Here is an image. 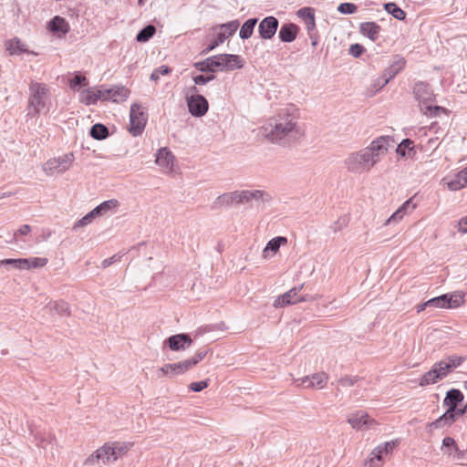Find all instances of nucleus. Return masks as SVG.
Here are the masks:
<instances>
[{"label": "nucleus", "instance_id": "nucleus-1", "mask_svg": "<svg viewBox=\"0 0 467 467\" xmlns=\"http://www.w3.org/2000/svg\"><path fill=\"white\" fill-rule=\"evenodd\" d=\"M394 140L390 136H380L375 139L368 147L348 157L345 161L347 169L354 173L369 171L387 154Z\"/></svg>", "mask_w": 467, "mask_h": 467}, {"label": "nucleus", "instance_id": "nucleus-2", "mask_svg": "<svg viewBox=\"0 0 467 467\" xmlns=\"http://www.w3.org/2000/svg\"><path fill=\"white\" fill-rule=\"evenodd\" d=\"M261 134L270 142L286 146L296 140L300 135L296 117L286 109L268 119L261 128Z\"/></svg>", "mask_w": 467, "mask_h": 467}, {"label": "nucleus", "instance_id": "nucleus-3", "mask_svg": "<svg viewBox=\"0 0 467 467\" xmlns=\"http://www.w3.org/2000/svg\"><path fill=\"white\" fill-rule=\"evenodd\" d=\"M252 200L266 202L270 200V195L261 190H244L226 192L215 199L212 204V209L217 210L222 207H231L234 204H245Z\"/></svg>", "mask_w": 467, "mask_h": 467}, {"label": "nucleus", "instance_id": "nucleus-4", "mask_svg": "<svg viewBox=\"0 0 467 467\" xmlns=\"http://www.w3.org/2000/svg\"><path fill=\"white\" fill-rule=\"evenodd\" d=\"M131 447V443L115 441L112 443H105L98 449L86 461L85 465L89 466L95 463H109L118 460L119 457L124 455Z\"/></svg>", "mask_w": 467, "mask_h": 467}, {"label": "nucleus", "instance_id": "nucleus-5", "mask_svg": "<svg viewBox=\"0 0 467 467\" xmlns=\"http://www.w3.org/2000/svg\"><path fill=\"white\" fill-rule=\"evenodd\" d=\"M49 88L44 83L32 81L29 85L28 115H37L46 106L45 99Z\"/></svg>", "mask_w": 467, "mask_h": 467}, {"label": "nucleus", "instance_id": "nucleus-6", "mask_svg": "<svg viewBox=\"0 0 467 467\" xmlns=\"http://www.w3.org/2000/svg\"><path fill=\"white\" fill-rule=\"evenodd\" d=\"M464 296L460 291L443 294L429 299V306L433 308H457L464 303Z\"/></svg>", "mask_w": 467, "mask_h": 467}, {"label": "nucleus", "instance_id": "nucleus-7", "mask_svg": "<svg viewBox=\"0 0 467 467\" xmlns=\"http://www.w3.org/2000/svg\"><path fill=\"white\" fill-rule=\"evenodd\" d=\"M148 114L141 109L139 103H133L130 112V129L129 131L133 136L140 135L146 126Z\"/></svg>", "mask_w": 467, "mask_h": 467}, {"label": "nucleus", "instance_id": "nucleus-8", "mask_svg": "<svg viewBox=\"0 0 467 467\" xmlns=\"http://www.w3.org/2000/svg\"><path fill=\"white\" fill-rule=\"evenodd\" d=\"M74 161L73 153H67L57 158L48 160L43 165V170L47 175L61 173L70 168Z\"/></svg>", "mask_w": 467, "mask_h": 467}, {"label": "nucleus", "instance_id": "nucleus-9", "mask_svg": "<svg viewBox=\"0 0 467 467\" xmlns=\"http://www.w3.org/2000/svg\"><path fill=\"white\" fill-rule=\"evenodd\" d=\"M303 286L304 285L295 286L287 292L282 294L275 300L273 306L275 308H279L294 305L298 302H306L309 300L308 296L299 295V292L302 290Z\"/></svg>", "mask_w": 467, "mask_h": 467}, {"label": "nucleus", "instance_id": "nucleus-10", "mask_svg": "<svg viewBox=\"0 0 467 467\" xmlns=\"http://www.w3.org/2000/svg\"><path fill=\"white\" fill-rule=\"evenodd\" d=\"M467 408L458 409L457 407L448 408L447 410L437 420L429 424L430 428L441 429L452 425L460 417L463 416Z\"/></svg>", "mask_w": 467, "mask_h": 467}, {"label": "nucleus", "instance_id": "nucleus-11", "mask_svg": "<svg viewBox=\"0 0 467 467\" xmlns=\"http://www.w3.org/2000/svg\"><path fill=\"white\" fill-rule=\"evenodd\" d=\"M31 435L34 437V442L39 448H42L46 452H50L51 457H55L54 436L47 431H40L38 429L31 430Z\"/></svg>", "mask_w": 467, "mask_h": 467}, {"label": "nucleus", "instance_id": "nucleus-12", "mask_svg": "<svg viewBox=\"0 0 467 467\" xmlns=\"http://www.w3.org/2000/svg\"><path fill=\"white\" fill-rule=\"evenodd\" d=\"M186 103L189 112L193 117L204 116L209 109L208 101L202 95H187Z\"/></svg>", "mask_w": 467, "mask_h": 467}, {"label": "nucleus", "instance_id": "nucleus-13", "mask_svg": "<svg viewBox=\"0 0 467 467\" xmlns=\"http://www.w3.org/2000/svg\"><path fill=\"white\" fill-rule=\"evenodd\" d=\"M415 99L419 101L420 109L435 100V95L430 84L419 81L413 87Z\"/></svg>", "mask_w": 467, "mask_h": 467}, {"label": "nucleus", "instance_id": "nucleus-14", "mask_svg": "<svg viewBox=\"0 0 467 467\" xmlns=\"http://www.w3.org/2000/svg\"><path fill=\"white\" fill-rule=\"evenodd\" d=\"M279 26L276 17L269 16L265 17L258 26V33L261 38L268 40L274 37Z\"/></svg>", "mask_w": 467, "mask_h": 467}, {"label": "nucleus", "instance_id": "nucleus-15", "mask_svg": "<svg viewBox=\"0 0 467 467\" xmlns=\"http://www.w3.org/2000/svg\"><path fill=\"white\" fill-rule=\"evenodd\" d=\"M218 60L217 69L220 70H234L239 69L244 67L243 60L240 56L234 54H220L216 55Z\"/></svg>", "mask_w": 467, "mask_h": 467}, {"label": "nucleus", "instance_id": "nucleus-16", "mask_svg": "<svg viewBox=\"0 0 467 467\" xmlns=\"http://www.w3.org/2000/svg\"><path fill=\"white\" fill-rule=\"evenodd\" d=\"M192 343V339L187 333L172 335L165 339L164 344L172 351H180L188 348Z\"/></svg>", "mask_w": 467, "mask_h": 467}, {"label": "nucleus", "instance_id": "nucleus-17", "mask_svg": "<svg viewBox=\"0 0 467 467\" xmlns=\"http://www.w3.org/2000/svg\"><path fill=\"white\" fill-rule=\"evenodd\" d=\"M406 63V59L402 56H394L392 63L383 72L381 87L386 86L390 79L399 74L405 67Z\"/></svg>", "mask_w": 467, "mask_h": 467}, {"label": "nucleus", "instance_id": "nucleus-18", "mask_svg": "<svg viewBox=\"0 0 467 467\" xmlns=\"http://www.w3.org/2000/svg\"><path fill=\"white\" fill-rule=\"evenodd\" d=\"M328 376L325 372L314 373L311 376H306L296 379L297 386L306 388L323 389L327 384Z\"/></svg>", "mask_w": 467, "mask_h": 467}, {"label": "nucleus", "instance_id": "nucleus-19", "mask_svg": "<svg viewBox=\"0 0 467 467\" xmlns=\"http://www.w3.org/2000/svg\"><path fill=\"white\" fill-rule=\"evenodd\" d=\"M47 28L59 37L65 36L70 30L68 22L60 16H55L48 21Z\"/></svg>", "mask_w": 467, "mask_h": 467}, {"label": "nucleus", "instance_id": "nucleus-20", "mask_svg": "<svg viewBox=\"0 0 467 467\" xmlns=\"http://www.w3.org/2000/svg\"><path fill=\"white\" fill-rule=\"evenodd\" d=\"M348 422L353 429L356 430L368 428L372 424L376 423V421L371 419L367 412L364 411H358L354 414H351L348 419Z\"/></svg>", "mask_w": 467, "mask_h": 467}, {"label": "nucleus", "instance_id": "nucleus-21", "mask_svg": "<svg viewBox=\"0 0 467 467\" xmlns=\"http://www.w3.org/2000/svg\"><path fill=\"white\" fill-rule=\"evenodd\" d=\"M191 368L187 360H183L177 363H167L161 368V371L163 376L173 377L176 375H182Z\"/></svg>", "mask_w": 467, "mask_h": 467}, {"label": "nucleus", "instance_id": "nucleus-22", "mask_svg": "<svg viewBox=\"0 0 467 467\" xmlns=\"http://www.w3.org/2000/svg\"><path fill=\"white\" fill-rule=\"evenodd\" d=\"M103 100H112L113 102L124 101L130 95V90L123 86H117L111 88L103 89Z\"/></svg>", "mask_w": 467, "mask_h": 467}, {"label": "nucleus", "instance_id": "nucleus-23", "mask_svg": "<svg viewBox=\"0 0 467 467\" xmlns=\"http://www.w3.org/2000/svg\"><path fill=\"white\" fill-rule=\"evenodd\" d=\"M299 29V26L294 23L283 24L278 32V37L284 43H291L296 38Z\"/></svg>", "mask_w": 467, "mask_h": 467}, {"label": "nucleus", "instance_id": "nucleus-24", "mask_svg": "<svg viewBox=\"0 0 467 467\" xmlns=\"http://www.w3.org/2000/svg\"><path fill=\"white\" fill-rule=\"evenodd\" d=\"M174 156L171 152V150L164 147L161 148L156 153V163L165 168L169 171H171L173 168Z\"/></svg>", "mask_w": 467, "mask_h": 467}, {"label": "nucleus", "instance_id": "nucleus-25", "mask_svg": "<svg viewBox=\"0 0 467 467\" xmlns=\"http://www.w3.org/2000/svg\"><path fill=\"white\" fill-rule=\"evenodd\" d=\"M359 32L372 41L379 38L380 26L376 22H363L359 25Z\"/></svg>", "mask_w": 467, "mask_h": 467}, {"label": "nucleus", "instance_id": "nucleus-26", "mask_svg": "<svg viewBox=\"0 0 467 467\" xmlns=\"http://www.w3.org/2000/svg\"><path fill=\"white\" fill-rule=\"evenodd\" d=\"M464 396L462 392L458 389H451L446 392V396L443 400V405L451 408L458 407L462 402Z\"/></svg>", "mask_w": 467, "mask_h": 467}, {"label": "nucleus", "instance_id": "nucleus-27", "mask_svg": "<svg viewBox=\"0 0 467 467\" xmlns=\"http://www.w3.org/2000/svg\"><path fill=\"white\" fill-rule=\"evenodd\" d=\"M217 60L218 58L216 56H212L202 61L195 62L193 67L201 72L213 73L216 71L217 66L219 65Z\"/></svg>", "mask_w": 467, "mask_h": 467}, {"label": "nucleus", "instance_id": "nucleus-28", "mask_svg": "<svg viewBox=\"0 0 467 467\" xmlns=\"http://www.w3.org/2000/svg\"><path fill=\"white\" fill-rule=\"evenodd\" d=\"M99 99L103 100L102 90L93 91L90 88H87L82 90L79 96L80 102L88 106L96 104Z\"/></svg>", "mask_w": 467, "mask_h": 467}, {"label": "nucleus", "instance_id": "nucleus-29", "mask_svg": "<svg viewBox=\"0 0 467 467\" xmlns=\"http://www.w3.org/2000/svg\"><path fill=\"white\" fill-rule=\"evenodd\" d=\"M396 153L400 157L413 158L416 154L413 140L410 139L402 140L397 146Z\"/></svg>", "mask_w": 467, "mask_h": 467}, {"label": "nucleus", "instance_id": "nucleus-30", "mask_svg": "<svg viewBox=\"0 0 467 467\" xmlns=\"http://www.w3.org/2000/svg\"><path fill=\"white\" fill-rule=\"evenodd\" d=\"M441 379H442V377L434 364L432 368L420 378L419 385L420 387H425L431 384H435Z\"/></svg>", "mask_w": 467, "mask_h": 467}, {"label": "nucleus", "instance_id": "nucleus-31", "mask_svg": "<svg viewBox=\"0 0 467 467\" xmlns=\"http://www.w3.org/2000/svg\"><path fill=\"white\" fill-rule=\"evenodd\" d=\"M119 202L116 199H110L108 201H104L94 209L99 216L106 215L108 213H114L119 207Z\"/></svg>", "mask_w": 467, "mask_h": 467}, {"label": "nucleus", "instance_id": "nucleus-32", "mask_svg": "<svg viewBox=\"0 0 467 467\" xmlns=\"http://www.w3.org/2000/svg\"><path fill=\"white\" fill-rule=\"evenodd\" d=\"M89 135L96 140H103L109 136V130L106 125L102 123H96L91 126Z\"/></svg>", "mask_w": 467, "mask_h": 467}, {"label": "nucleus", "instance_id": "nucleus-33", "mask_svg": "<svg viewBox=\"0 0 467 467\" xmlns=\"http://www.w3.org/2000/svg\"><path fill=\"white\" fill-rule=\"evenodd\" d=\"M258 22V18L253 17L247 19L241 26V29L239 31V36L241 39H248L252 36L254 26H256Z\"/></svg>", "mask_w": 467, "mask_h": 467}, {"label": "nucleus", "instance_id": "nucleus-34", "mask_svg": "<svg viewBox=\"0 0 467 467\" xmlns=\"http://www.w3.org/2000/svg\"><path fill=\"white\" fill-rule=\"evenodd\" d=\"M287 242L286 237L277 236L271 239L266 246L265 247L263 254L264 257L266 258L268 256V253L275 254L279 249L282 244H285Z\"/></svg>", "mask_w": 467, "mask_h": 467}, {"label": "nucleus", "instance_id": "nucleus-35", "mask_svg": "<svg viewBox=\"0 0 467 467\" xmlns=\"http://www.w3.org/2000/svg\"><path fill=\"white\" fill-rule=\"evenodd\" d=\"M6 48L11 55H20L23 53H27L26 45L18 37H14L8 40V42L6 43Z\"/></svg>", "mask_w": 467, "mask_h": 467}, {"label": "nucleus", "instance_id": "nucleus-36", "mask_svg": "<svg viewBox=\"0 0 467 467\" xmlns=\"http://www.w3.org/2000/svg\"><path fill=\"white\" fill-rule=\"evenodd\" d=\"M46 307L49 308L51 312H55L56 314L59 315V316H69L70 315L68 304L63 300L49 303Z\"/></svg>", "mask_w": 467, "mask_h": 467}, {"label": "nucleus", "instance_id": "nucleus-37", "mask_svg": "<svg viewBox=\"0 0 467 467\" xmlns=\"http://www.w3.org/2000/svg\"><path fill=\"white\" fill-rule=\"evenodd\" d=\"M384 9L397 20L403 21L406 18V12L394 2L384 4Z\"/></svg>", "mask_w": 467, "mask_h": 467}, {"label": "nucleus", "instance_id": "nucleus-38", "mask_svg": "<svg viewBox=\"0 0 467 467\" xmlns=\"http://www.w3.org/2000/svg\"><path fill=\"white\" fill-rule=\"evenodd\" d=\"M466 172L459 171L456 176L451 179L448 183V188L451 191H458L467 186V180L465 178Z\"/></svg>", "mask_w": 467, "mask_h": 467}, {"label": "nucleus", "instance_id": "nucleus-39", "mask_svg": "<svg viewBox=\"0 0 467 467\" xmlns=\"http://www.w3.org/2000/svg\"><path fill=\"white\" fill-rule=\"evenodd\" d=\"M156 33V27L153 25H147L142 29H140L137 36L136 40L139 43H145L149 41Z\"/></svg>", "mask_w": 467, "mask_h": 467}, {"label": "nucleus", "instance_id": "nucleus-40", "mask_svg": "<svg viewBox=\"0 0 467 467\" xmlns=\"http://www.w3.org/2000/svg\"><path fill=\"white\" fill-rule=\"evenodd\" d=\"M420 111L428 117H438L441 113H448L449 110L441 106H433L431 102L426 106H421Z\"/></svg>", "mask_w": 467, "mask_h": 467}, {"label": "nucleus", "instance_id": "nucleus-41", "mask_svg": "<svg viewBox=\"0 0 467 467\" xmlns=\"http://www.w3.org/2000/svg\"><path fill=\"white\" fill-rule=\"evenodd\" d=\"M26 264H27V262L23 260V258H18V259L6 258V259L0 260V267L11 266V267H13L15 269H18V270H25L26 267L27 266Z\"/></svg>", "mask_w": 467, "mask_h": 467}, {"label": "nucleus", "instance_id": "nucleus-42", "mask_svg": "<svg viewBox=\"0 0 467 467\" xmlns=\"http://www.w3.org/2000/svg\"><path fill=\"white\" fill-rule=\"evenodd\" d=\"M228 38V36L226 35V32H219L216 36V37L211 41V43L207 46L206 48H204L201 54L206 55L209 52L213 51L215 47H217L219 45L223 44L225 39Z\"/></svg>", "mask_w": 467, "mask_h": 467}, {"label": "nucleus", "instance_id": "nucleus-43", "mask_svg": "<svg viewBox=\"0 0 467 467\" xmlns=\"http://www.w3.org/2000/svg\"><path fill=\"white\" fill-rule=\"evenodd\" d=\"M88 85V80L86 77L77 73L70 80L69 87L71 89L76 90Z\"/></svg>", "mask_w": 467, "mask_h": 467}, {"label": "nucleus", "instance_id": "nucleus-44", "mask_svg": "<svg viewBox=\"0 0 467 467\" xmlns=\"http://www.w3.org/2000/svg\"><path fill=\"white\" fill-rule=\"evenodd\" d=\"M23 260L27 262V266L25 270H29L31 268H40L47 264V259L43 257L23 258Z\"/></svg>", "mask_w": 467, "mask_h": 467}, {"label": "nucleus", "instance_id": "nucleus-45", "mask_svg": "<svg viewBox=\"0 0 467 467\" xmlns=\"http://www.w3.org/2000/svg\"><path fill=\"white\" fill-rule=\"evenodd\" d=\"M224 328H226V326L223 322H220L217 324H212V325H206V326H203V327H201L198 328V330L196 331L195 337H198L200 335H203L205 333L212 332L214 330H218V329L223 330Z\"/></svg>", "mask_w": 467, "mask_h": 467}, {"label": "nucleus", "instance_id": "nucleus-46", "mask_svg": "<svg viewBox=\"0 0 467 467\" xmlns=\"http://www.w3.org/2000/svg\"><path fill=\"white\" fill-rule=\"evenodd\" d=\"M96 217H99V214L96 213L95 209L88 212L85 216H83L80 220H78L75 225L74 229L81 226H86L89 224Z\"/></svg>", "mask_w": 467, "mask_h": 467}, {"label": "nucleus", "instance_id": "nucleus-47", "mask_svg": "<svg viewBox=\"0 0 467 467\" xmlns=\"http://www.w3.org/2000/svg\"><path fill=\"white\" fill-rule=\"evenodd\" d=\"M240 24L238 20H233L230 22H227L225 24H222L220 26L222 31L221 32H226V35L229 36H233L235 31L238 29Z\"/></svg>", "mask_w": 467, "mask_h": 467}, {"label": "nucleus", "instance_id": "nucleus-48", "mask_svg": "<svg viewBox=\"0 0 467 467\" xmlns=\"http://www.w3.org/2000/svg\"><path fill=\"white\" fill-rule=\"evenodd\" d=\"M358 7L353 3H341L337 6V11L343 15H351L357 11Z\"/></svg>", "mask_w": 467, "mask_h": 467}, {"label": "nucleus", "instance_id": "nucleus-49", "mask_svg": "<svg viewBox=\"0 0 467 467\" xmlns=\"http://www.w3.org/2000/svg\"><path fill=\"white\" fill-rule=\"evenodd\" d=\"M296 15L306 23V21L315 17V10L312 7H303L297 11Z\"/></svg>", "mask_w": 467, "mask_h": 467}, {"label": "nucleus", "instance_id": "nucleus-50", "mask_svg": "<svg viewBox=\"0 0 467 467\" xmlns=\"http://www.w3.org/2000/svg\"><path fill=\"white\" fill-rule=\"evenodd\" d=\"M171 72V68L166 65H162L156 69L153 70V72L150 75L151 80H158L160 78V76H165Z\"/></svg>", "mask_w": 467, "mask_h": 467}, {"label": "nucleus", "instance_id": "nucleus-51", "mask_svg": "<svg viewBox=\"0 0 467 467\" xmlns=\"http://www.w3.org/2000/svg\"><path fill=\"white\" fill-rule=\"evenodd\" d=\"M435 366L438 368L442 379H444L449 373H451L453 370L452 368L448 364V362L445 359L436 362Z\"/></svg>", "mask_w": 467, "mask_h": 467}, {"label": "nucleus", "instance_id": "nucleus-52", "mask_svg": "<svg viewBox=\"0 0 467 467\" xmlns=\"http://www.w3.org/2000/svg\"><path fill=\"white\" fill-rule=\"evenodd\" d=\"M207 353H208V349H200L196 352V354L192 358L186 359L187 362L189 363L191 368L193 366L197 365L200 361H202L205 358Z\"/></svg>", "mask_w": 467, "mask_h": 467}, {"label": "nucleus", "instance_id": "nucleus-53", "mask_svg": "<svg viewBox=\"0 0 467 467\" xmlns=\"http://www.w3.org/2000/svg\"><path fill=\"white\" fill-rule=\"evenodd\" d=\"M444 359L452 368V369H454V368L460 367L463 363V361L465 360V357L451 355V356H448Z\"/></svg>", "mask_w": 467, "mask_h": 467}, {"label": "nucleus", "instance_id": "nucleus-54", "mask_svg": "<svg viewBox=\"0 0 467 467\" xmlns=\"http://www.w3.org/2000/svg\"><path fill=\"white\" fill-rule=\"evenodd\" d=\"M385 454L383 449H381V445H379L376 447L372 452V457L369 459V464L372 467L374 463V460H377L378 462H381L383 459V455Z\"/></svg>", "mask_w": 467, "mask_h": 467}, {"label": "nucleus", "instance_id": "nucleus-55", "mask_svg": "<svg viewBox=\"0 0 467 467\" xmlns=\"http://www.w3.org/2000/svg\"><path fill=\"white\" fill-rule=\"evenodd\" d=\"M208 382H209V379L196 381V382H192L189 385V389L193 391V392H200V391H202V389H204L205 388L208 387Z\"/></svg>", "mask_w": 467, "mask_h": 467}, {"label": "nucleus", "instance_id": "nucleus-56", "mask_svg": "<svg viewBox=\"0 0 467 467\" xmlns=\"http://www.w3.org/2000/svg\"><path fill=\"white\" fill-rule=\"evenodd\" d=\"M365 52V47L358 44H352L349 47V54L354 57H359Z\"/></svg>", "mask_w": 467, "mask_h": 467}, {"label": "nucleus", "instance_id": "nucleus-57", "mask_svg": "<svg viewBox=\"0 0 467 467\" xmlns=\"http://www.w3.org/2000/svg\"><path fill=\"white\" fill-rule=\"evenodd\" d=\"M442 446L447 448L448 449V454L449 455H451L452 452L451 451H454L455 450V447H458L455 440L451 437H445L443 440H442Z\"/></svg>", "mask_w": 467, "mask_h": 467}, {"label": "nucleus", "instance_id": "nucleus-58", "mask_svg": "<svg viewBox=\"0 0 467 467\" xmlns=\"http://www.w3.org/2000/svg\"><path fill=\"white\" fill-rule=\"evenodd\" d=\"M406 213H410L416 208V203L413 202V198L408 199L400 206Z\"/></svg>", "mask_w": 467, "mask_h": 467}, {"label": "nucleus", "instance_id": "nucleus-59", "mask_svg": "<svg viewBox=\"0 0 467 467\" xmlns=\"http://www.w3.org/2000/svg\"><path fill=\"white\" fill-rule=\"evenodd\" d=\"M358 381L356 377H344L339 379V384L343 387L353 386Z\"/></svg>", "mask_w": 467, "mask_h": 467}, {"label": "nucleus", "instance_id": "nucleus-60", "mask_svg": "<svg viewBox=\"0 0 467 467\" xmlns=\"http://www.w3.org/2000/svg\"><path fill=\"white\" fill-rule=\"evenodd\" d=\"M305 24H306V30L308 32L309 38L313 39V33L316 30L315 17L306 21Z\"/></svg>", "mask_w": 467, "mask_h": 467}, {"label": "nucleus", "instance_id": "nucleus-61", "mask_svg": "<svg viewBox=\"0 0 467 467\" xmlns=\"http://www.w3.org/2000/svg\"><path fill=\"white\" fill-rule=\"evenodd\" d=\"M457 226L460 233L467 234V215L459 220Z\"/></svg>", "mask_w": 467, "mask_h": 467}, {"label": "nucleus", "instance_id": "nucleus-62", "mask_svg": "<svg viewBox=\"0 0 467 467\" xmlns=\"http://www.w3.org/2000/svg\"><path fill=\"white\" fill-rule=\"evenodd\" d=\"M119 258H120V256H119L117 254H114L109 258H106L102 261L101 266L103 268H107V267L110 266L112 264H114L115 262H117Z\"/></svg>", "mask_w": 467, "mask_h": 467}, {"label": "nucleus", "instance_id": "nucleus-63", "mask_svg": "<svg viewBox=\"0 0 467 467\" xmlns=\"http://www.w3.org/2000/svg\"><path fill=\"white\" fill-rule=\"evenodd\" d=\"M192 80H193L195 85H200V86L206 85L207 83H209V79H206V76L205 75L194 76L192 78Z\"/></svg>", "mask_w": 467, "mask_h": 467}, {"label": "nucleus", "instance_id": "nucleus-64", "mask_svg": "<svg viewBox=\"0 0 467 467\" xmlns=\"http://www.w3.org/2000/svg\"><path fill=\"white\" fill-rule=\"evenodd\" d=\"M396 444L397 442L393 441H387L383 445H381V449H383L385 454H388L389 452L392 451Z\"/></svg>", "mask_w": 467, "mask_h": 467}]
</instances>
